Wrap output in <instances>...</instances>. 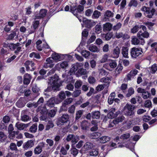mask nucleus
<instances>
[{
	"label": "nucleus",
	"instance_id": "16",
	"mask_svg": "<svg viewBox=\"0 0 157 157\" xmlns=\"http://www.w3.org/2000/svg\"><path fill=\"white\" fill-rule=\"evenodd\" d=\"M129 48L128 47L123 46L121 48V53L123 57L125 58H128Z\"/></svg>",
	"mask_w": 157,
	"mask_h": 157
},
{
	"label": "nucleus",
	"instance_id": "46",
	"mask_svg": "<svg viewBox=\"0 0 157 157\" xmlns=\"http://www.w3.org/2000/svg\"><path fill=\"white\" fill-rule=\"evenodd\" d=\"M98 154V151L97 149H93L89 152V154L90 156H97Z\"/></svg>",
	"mask_w": 157,
	"mask_h": 157
},
{
	"label": "nucleus",
	"instance_id": "12",
	"mask_svg": "<svg viewBox=\"0 0 157 157\" xmlns=\"http://www.w3.org/2000/svg\"><path fill=\"white\" fill-rule=\"evenodd\" d=\"M82 22L85 26V27L88 29H90L94 26L96 23L91 20H89L86 18H83L82 19Z\"/></svg>",
	"mask_w": 157,
	"mask_h": 157
},
{
	"label": "nucleus",
	"instance_id": "40",
	"mask_svg": "<svg viewBox=\"0 0 157 157\" xmlns=\"http://www.w3.org/2000/svg\"><path fill=\"white\" fill-rule=\"evenodd\" d=\"M149 69L150 70V73L152 74H155L157 71V64H154L151 66V67L149 68Z\"/></svg>",
	"mask_w": 157,
	"mask_h": 157
},
{
	"label": "nucleus",
	"instance_id": "36",
	"mask_svg": "<svg viewBox=\"0 0 157 157\" xmlns=\"http://www.w3.org/2000/svg\"><path fill=\"white\" fill-rule=\"evenodd\" d=\"M110 78L108 77L100 79L101 82L104 83L103 84H104L105 86H107L109 84L110 82Z\"/></svg>",
	"mask_w": 157,
	"mask_h": 157
},
{
	"label": "nucleus",
	"instance_id": "10",
	"mask_svg": "<svg viewBox=\"0 0 157 157\" xmlns=\"http://www.w3.org/2000/svg\"><path fill=\"white\" fill-rule=\"evenodd\" d=\"M48 113V110L45 108H43L40 110V120L47 121L49 117Z\"/></svg>",
	"mask_w": 157,
	"mask_h": 157
},
{
	"label": "nucleus",
	"instance_id": "61",
	"mask_svg": "<svg viewBox=\"0 0 157 157\" xmlns=\"http://www.w3.org/2000/svg\"><path fill=\"white\" fill-rule=\"evenodd\" d=\"M113 34L112 33H106L105 36V40H110L113 37Z\"/></svg>",
	"mask_w": 157,
	"mask_h": 157
},
{
	"label": "nucleus",
	"instance_id": "51",
	"mask_svg": "<svg viewBox=\"0 0 157 157\" xmlns=\"http://www.w3.org/2000/svg\"><path fill=\"white\" fill-rule=\"evenodd\" d=\"M95 31L97 34H99L101 32L102 27L101 25L97 24L95 27Z\"/></svg>",
	"mask_w": 157,
	"mask_h": 157
},
{
	"label": "nucleus",
	"instance_id": "4",
	"mask_svg": "<svg viewBox=\"0 0 157 157\" xmlns=\"http://www.w3.org/2000/svg\"><path fill=\"white\" fill-rule=\"evenodd\" d=\"M69 119V116L67 114H63L61 117L58 118L56 121V124L58 126L63 125L67 123Z\"/></svg>",
	"mask_w": 157,
	"mask_h": 157
},
{
	"label": "nucleus",
	"instance_id": "14",
	"mask_svg": "<svg viewBox=\"0 0 157 157\" xmlns=\"http://www.w3.org/2000/svg\"><path fill=\"white\" fill-rule=\"evenodd\" d=\"M120 52V48L118 46H117L112 52L110 57L115 59L117 58L119 56Z\"/></svg>",
	"mask_w": 157,
	"mask_h": 157
},
{
	"label": "nucleus",
	"instance_id": "60",
	"mask_svg": "<svg viewBox=\"0 0 157 157\" xmlns=\"http://www.w3.org/2000/svg\"><path fill=\"white\" fill-rule=\"evenodd\" d=\"M108 56V55L105 54L102 57V58L100 61V63H104L107 61Z\"/></svg>",
	"mask_w": 157,
	"mask_h": 157
},
{
	"label": "nucleus",
	"instance_id": "50",
	"mask_svg": "<svg viewBox=\"0 0 157 157\" xmlns=\"http://www.w3.org/2000/svg\"><path fill=\"white\" fill-rule=\"evenodd\" d=\"M122 24L120 22L118 23L116 25L113 26V29L114 31H117L121 27Z\"/></svg>",
	"mask_w": 157,
	"mask_h": 157
},
{
	"label": "nucleus",
	"instance_id": "20",
	"mask_svg": "<svg viewBox=\"0 0 157 157\" xmlns=\"http://www.w3.org/2000/svg\"><path fill=\"white\" fill-rule=\"evenodd\" d=\"M29 124H24L17 122L15 124V127L19 130H22L28 127Z\"/></svg>",
	"mask_w": 157,
	"mask_h": 157
},
{
	"label": "nucleus",
	"instance_id": "58",
	"mask_svg": "<svg viewBox=\"0 0 157 157\" xmlns=\"http://www.w3.org/2000/svg\"><path fill=\"white\" fill-rule=\"evenodd\" d=\"M81 93V90H75L72 93V95L74 97L78 96Z\"/></svg>",
	"mask_w": 157,
	"mask_h": 157
},
{
	"label": "nucleus",
	"instance_id": "57",
	"mask_svg": "<svg viewBox=\"0 0 157 157\" xmlns=\"http://www.w3.org/2000/svg\"><path fill=\"white\" fill-rule=\"evenodd\" d=\"M81 54L84 57L86 58L90 56V52L88 51L83 50Z\"/></svg>",
	"mask_w": 157,
	"mask_h": 157
},
{
	"label": "nucleus",
	"instance_id": "53",
	"mask_svg": "<svg viewBox=\"0 0 157 157\" xmlns=\"http://www.w3.org/2000/svg\"><path fill=\"white\" fill-rule=\"evenodd\" d=\"M138 5V2L136 0H131L128 4V6L131 7L133 6L135 7H137Z\"/></svg>",
	"mask_w": 157,
	"mask_h": 157
},
{
	"label": "nucleus",
	"instance_id": "26",
	"mask_svg": "<svg viewBox=\"0 0 157 157\" xmlns=\"http://www.w3.org/2000/svg\"><path fill=\"white\" fill-rule=\"evenodd\" d=\"M88 49L93 52H98L99 50L98 48L95 45L91 44L87 46Z\"/></svg>",
	"mask_w": 157,
	"mask_h": 157
},
{
	"label": "nucleus",
	"instance_id": "44",
	"mask_svg": "<svg viewBox=\"0 0 157 157\" xmlns=\"http://www.w3.org/2000/svg\"><path fill=\"white\" fill-rule=\"evenodd\" d=\"M101 15V13L100 12L96 10L94 12L92 17L93 19H97Z\"/></svg>",
	"mask_w": 157,
	"mask_h": 157
},
{
	"label": "nucleus",
	"instance_id": "35",
	"mask_svg": "<svg viewBox=\"0 0 157 157\" xmlns=\"http://www.w3.org/2000/svg\"><path fill=\"white\" fill-rule=\"evenodd\" d=\"M21 120L23 121H27L31 120V118L27 115L25 113H24L21 114Z\"/></svg>",
	"mask_w": 157,
	"mask_h": 157
},
{
	"label": "nucleus",
	"instance_id": "45",
	"mask_svg": "<svg viewBox=\"0 0 157 157\" xmlns=\"http://www.w3.org/2000/svg\"><path fill=\"white\" fill-rule=\"evenodd\" d=\"M9 137L10 139H13L15 137L16 135H17L18 134V132L13 131L9 132Z\"/></svg>",
	"mask_w": 157,
	"mask_h": 157
},
{
	"label": "nucleus",
	"instance_id": "28",
	"mask_svg": "<svg viewBox=\"0 0 157 157\" xmlns=\"http://www.w3.org/2000/svg\"><path fill=\"white\" fill-rule=\"evenodd\" d=\"M115 36L117 38H122L124 39L126 38H128V36L126 34H123L122 32L116 33L115 34Z\"/></svg>",
	"mask_w": 157,
	"mask_h": 157
},
{
	"label": "nucleus",
	"instance_id": "18",
	"mask_svg": "<svg viewBox=\"0 0 157 157\" xmlns=\"http://www.w3.org/2000/svg\"><path fill=\"white\" fill-rule=\"evenodd\" d=\"M72 100V98H68L65 100L63 103L62 106V109L64 110H66L67 108V105L71 103Z\"/></svg>",
	"mask_w": 157,
	"mask_h": 157
},
{
	"label": "nucleus",
	"instance_id": "54",
	"mask_svg": "<svg viewBox=\"0 0 157 157\" xmlns=\"http://www.w3.org/2000/svg\"><path fill=\"white\" fill-rule=\"evenodd\" d=\"M130 134L129 133H126L121 135L120 139L123 140H127L130 136Z\"/></svg>",
	"mask_w": 157,
	"mask_h": 157
},
{
	"label": "nucleus",
	"instance_id": "24",
	"mask_svg": "<svg viewBox=\"0 0 157 157\" xmlns=\"http://www.w3.org/2000/svg\"><path fill=\"white\" fill-rule=\"evenodd\" d=\"M48 79L50 80V83H56L59 82L58 76L56 75H55L53 76L49 77Z\"/></svg>",
	"mask_w": 157,
	"mask_h": 157
},
{
	"label": "nucleus",
	"instance_id": "49",
	"mask_svg": "<svg viewBox=\"0 0 157 157\" xmlns=\"http://www.w3.org/2000/svg\"><path fill=\"white\" fill-rule=\"evenodd\" d=\"M134 93V90L133 88L132 87H130L128 90V93L126 94V96L129 97L133 94Z\"/></svg>",
	"mask_w": 157,
	"mask_h": 157
},
{
	"label": "nucleus",
	"instance_id": "21",
	"mask_svg": "<svg viewBox=\"0 0 157 157\" xmlns=\"http://www.w3.org/2000/svg\"><path fill=\"white\" fill-rule=\"evenodd\" d=\"M112 28V24L109 22L106 23L104 24L103 26V30L105 32L110 31Z\"/></svg>",
	"mask_w": 157,
	"mask_h": 157
},
{
	"label": "nucleus",
	"instance_id": "63",
	"mask_svg": "<svg viewBox=\"0 0 157 157\" xmlns=\"http://www.w3.org/2000/svg\"><path fill=\"white\" fill-rule=\"evenodd\" d=\"M10 149L12 151H17L16 145L13 143H12L10 144Z\"/></svg>",
	"mask_w": 157,
	"mask_h": 157
},
{
	"label": "nucleus",
	"instance_id": "31",
	"mask_svg": "<svg viewBox=\"0 0 157 157\" xmlns=\"http://www.w3.org/2000/svg\"><path fill=\"white\" fill-rule=\"evenodd\" d=\"M92 118L93 119H98L100 116V113L99 111H95L91 113Z\"/></svg>",
	"mask_w": 157,
	"mask_h": 157
},
{
	"label": "nucleus",
	"instance_id": "39",
	"mask_svg": "<svg viewBox=\"0 0 157 157\" xmlns=\"http://www.w3.org/2000/svg\"><path fill=\"white\" fill-rule=\"evenodd\" d=\"M37 127L36 124H33L29 129V131L32 133H35L37 131Z\"/></svg>",
	"mask_w": 157,
	"mask_h": 157
},
{
	"label": "nucleus",
	"instance_id": "15",
	"mask_svg": "<svg viewBox=\"0 0 157 157\" xmlns=\"http://www.w3.org/2000/svg\"><path fill=\"white\" fill-rule=\"evenodd\" d=\"M90 125V123L87 121H82L81 124V127L82 129L84 130H89Z\"/></svg>",
	"mask_w": 157,
	"mask_h": 157
},
{
	"label": "nucleus",
	"instance_id": "27",
	"mask_svg": "<svg viewBox=\"0 0 157 157\" xmlns=\"http://www.w3.org/2000/svg\"><path fill=\"white\" fill-rule=\"evenodd\" d=\"M113 15L114 13L111 11L107 10L105 13L104 19H105V20L106 21L107 19L113 17Z\"/></svg>",
	"mask_w": 157,
	"mask_h": 157
},
{
	"label": "nucleus",
	"instance_id": "7",
	"mask_svg": "<svg viewBox=\"0 0 157 157\" xmlns=\"http://www.w3.org/2000/svg\"><path fill=\"white\" fill-rule=\"evenodd\" d=\"M21 45V44L19 43H17L16 44L11 43L8 44L7 45V46L12 50H14L16 49L14 52L16 54L21 51V47L20 46Z\"/></svg>",
	"mask_w": 157,
	"mask_h": 157
},
{
	"label": "nucleus",
	"instance_id": "19",
	"mask_svg": "<svg viewBox=\"0 0 157 157\" xmlns=\"http://www.w3.org/2000/svg\"><path fill=\"white\" fill-rule=\"evenodd\" d=\"M32 77L31 75L28 73L25 74L24 76L23 82L25 84H29Z\"/></svg>",
	"mask_w": 157,
	"mask_h": 157
},
{
	"label": "nucleus",
	"instance_id": "56",
	"mask_svg": "<svg viewBox=\"0 0 157 157\" xmlns=\"http://www.w3.org/2000/svg\"><path fill=\"white\" fill-rule=\"evenodd\" d=\"M96 37L94 34H93L87 41V44H90L93 42L95 40Z\"/></svg>",
	"mask_w": 157,
	"mask_h": 157
},
{
	"label": "nucleus",
	"instance_id": "43",
	"mask_svg": "<svg viewBox=\"0 0 157 157\" xmlns=\"http://www.w3.org/2000/svg\"><path fill=\"white\" fill-rule=\"evenodd\" d=\"M124 119L125 117L123 115H120L118 117L116 118L114 120L116 124H117L120 122H122L124 120Z\"/></svg>",
	"mask_w": 157,
	"mask_h": 157
},
{
	"label": "nucleus",
	"instance_id": "62",
	"mask_svg": "<svg viewBox=\"0 0 157 157\" xmlns=\"http://www.w3.org/2000/svg\"><path fill=\"white\" fill-rule=\"evenodd\" d=\"M139 29H140V25H135L131 29V33H135L138 31Z\"/></svg>",
	"mask_w": 157,
	"mask_h": 157
},
{
	"label": "nucleus",
	"instance_id": "5",
	"mask_svg": "<svg viewBox=\"0 0 157 157\" xmlns=\"http://www.w3.org/2000/svg\"><path fill=\"white\" fill-rule=\"evenodd\" d=\"M60 103V101L58 99L57 97H53L50 98L46 105V106L49 108H52L54 107L55 104H58Z\"/></svg>",
	"mask_w": 157,
	"mask_h": 157
},
{
	"label": "nucleus",
	"instance_id": "38",
	"mask_svg": "<svg viewBox=\"0 0 157 157\" xmlns=\"http://www.w3.org/2000/svg\"><path fill=\"white\" fill-rule=\"evenodd\" d=\"M58 99L60 101V102H61L62 100L66 98L65 94L64 91H61L58 94Z\"/></svg>",
	"mask_w": 157,
	"mask_h": 157
},
{
	"label": "nucleus",
	"instance_id": "8",
	"mask_svg": "<svg viewBox=\"0 0 157 157\" xmlns=\"http://www.w3.org/2000/svg\"><path fill=\"white\" fill-rule=\"evenodd\" d=\"M137 36L140 40V44L143 45L145 43V42L142 37L145 38H148L149 36V34L147 31L142 33L141 31H140L137 34Z\"/></svg>",
	"mask_w": 157,
	"mask_h": 157
},
{
	"label": "nucleus",
	"instance_id": "33",
	"mask_svg": "<svg viewBox=\"0 0 157 157\" xmlns=\"http://www.w3.org/2000/svg\"><path fill=\"white\" fill-rule=\"evenodd\" d=\"M16 105L19 108H21L24 106L25 105V103L23 101V98H20L17 102Z\"/></svg>",
	"mask_w": 157,
	"mask_h": 157
},
{
	"label": "nucleus",
	"instance_id": "52",
	"mask_svg": "<svg viewBox=\"0 0 157 157\" xmlns=\"http://www.w3.org/2000/svg\"><path fill=\"white\" fill-rule=\"evenodd\" d=\"M134 77L132 76L131 74H130L129 73H128L124 79V82H127L128 81L131 80L132 78H133Z\"/></svg>",
	"mask_w": 157,
	"mask_h": 157
},
{
	"label": "nucleus",
	"instance_id": "41",
	"mask_svg": "<svg viewBox=\"0 0 157 157\" xmlns=\"http://www.w3.org/2000/svg\"><path fill=\"white\" fill-rule=\"evenodd\" d=\"M132 44L134 45L140 44V40L138 37H134L132 40Z\"/></svg>",
	"mask_w": 157,
	"mask_h": 157
},
{
	"label": "nucleus",
	"instance_id": "3",
	"mask_svg": "<svg viewBox=\"0 0 157 157\" xmlns=\"http://www.w3.org/2000/svg\"><path fill=\"white\" fill-rule=\"evenodd\" d=\"M84 9V6L81 5H79L77 6H71L70 11L74 15L78 17V13H81L83 11Z\"/></svg>",
	"mask_w": 157,
	"mask_h": 157
},
{
	"label": "nucleus",
	"instance_id": "37",
	"mask_svg": "<svg viewBox=\"0 0 157 157\" xmlns=\"http://www.w3.org/2000/svg\"><path fill=\"white\" fill-rule=\"evenodd\" d=\"M32 90L34 93V94L36 95V96H37L40 94L39 92V89L36 85L33 86L32 87Z\"/></svg>",
	"mask_w": 157,
	"mask_h": 157
},
{
	"label": "nucleus",
	"instance_id": "30",
	"mask_svg": "<svg viewBox=\"0 0 157 157\" xmlns=\"http://www.w3.org/2000/svg\"><path fill=\"white\" fill-rule=\"evenodd\" d=\"M109 65L111 69L115 68L117 66V63L115 60L109 59Z\"/></svg>",
	"mask_w": 157,
	"mask_h": 157
},
{
	"label": "nucleus",
	"instance_id": "59",
	"mask_svg": "<svg viewBox=\"0 0 157 157\" xmlns=\"http://www.w3.org/2000/svg\"><path fill=\"white\" fill-rule=\"evenodd\" d=\"M52 58L54 60H60V55L58 53L53 54L52 55Z\"/></svg>",
	"mask_w": 157,
	"mask_h": 157
},
{
	"label": "nucleus",
	"instance_id": "25",
	"mask_svg": "<svg viewBox=\"0 0 157 157\" xmlns=\"http://www.w3.org/2000/svg\"><path fill=\"white\" fill-rule=\"evenodd\" d=\"M101 134L98 132H94L89 134V137L92 139H97L101 136Z\"/></svg>",
	"mask_w": 157,
	"mask_h": 157
},
{
	"label": "nucleus",
	"instance_id": "2",
	"mask_svg": "<svg viewBox=\"0 0 157 157\" xmlns=\"http://www.w3.org/2000/svg\"><path fill=\"white\" fill-rule=\"evenodd\" d=\"M141 10L144 12V13L146 17L151 18L154 14L155 11V10L154 8H152L151 10V8L147 7L146 6H143L142 7Z\"/></svg>",
	"mask_w": 157,
	"mask_h": 157
},
{
	"label": "nucleus",
	"instance_id": "32",
	"mask_svg": "<svg viewBox=\"0 0 157 157\" xmlns=\"http://www.w3.org/2000/svg\"><path fill=\"white\" fill-rule=\"evenodd\" d=\"M54 126L53 122L51 121H48L45 128V130H48L51 128H53Z\"/></svg>",
	"mask_w": 157,
	"mask_h": 157
},
{
	"label": "nucleus",
	"instance_id": "29",
	"mask_svg": "<svg viewBox=\"0 0 157 157\" xmlns=\"http://www.w3.org/2000/svg\"><path fill=\"white\" fill-rule=\"evenodd\" d=\"M110 140V138L108 136H103L100 137L99 139V141L101 143H105L109 141Z\"/></svg>",
	"mask_w": 157,
	"mask_h": 157
},
{
	"label": "nucleus",
	"instance_id": "34",
	"mask_svg": "<svg viewBox=\"0 0 157 157\" xmlns=\"http://www.w3.org/2000/svg\"><path fill=\"white\" fill-rule=\"evenodd\" d=\"M42 146L38 145L34 149V152L35 155H39L42 152Z\"/></svg>",
	"mask_w": 157,
	"mask_h": 157
},
{
	"label": "nucleus",
	"instance_id": "13",
	"mask_svg": "<svg viewBox=\"0 0 157 157\" xmlns=\"http://www.w3.org/2000/svg\"><path fill=\"white\" fill-rule=\"evenodd\" d=\"M27 71H33L36 69L35 64L32 61L27 60L24 63Z\"/></svg>",
	"mask_w": 157,
	"mask_h": 157
},
{
	"label": "nucleus",
	"instance_id": "55",
	"mask_svg": "<svg viewBox=\"0 0 157 157\" xmlns=\"http://www.w3.org/2000/svg\"><path fill=\"white\" fill-rule=\"evenodd\" d=\"M78 69V67H77L75 64H74L72 65V67L71 68L70 70V74L71 75L73 74V73H75V72Z\"/></svg>",
	"mask_w": 157,
	"mask_h": 157
},
{
	"label": "nucleus",
	"instance_id": "1",
	"mask_svg": "<svg viewBox=\"0 0 157 157\" xmlns=\"http://www.w3.org/2000/svg\"><path fill=\"white\" fill-rule=\"evenodd\" d=\"M135 108V105L127 103L123 108V112L125 115L132 117L134 114L133 111Z\"/></svg>",
	"mask_w": 157,
	"mask_h": 157
},
{
	"label": "nucleus",
	"instance_id": "42",
	"mask_svg": "<svg viewBox=\"0 0 157 157\" xmlns=\"http://www.w3.org/2000/svg\"><path fill=\"white\" fill-rule=\"evenodd\" d=\"M93 147V144L90 142H86L84 146V148L86 150H88Z\"/></svg>",
	"mask_w": 157,
	"mask_h": 157
},
{
	"label": "nucleus",
	"instance_id": "23",
	"mask_svg": "<svg viewBox=\"0 0 157 157\" xmlns=\"http://www.w3.org/2000/svg\"><path fill=\"white\" fill-rule=\"evenodd\" d=\"M33 145V141L32 140H30L25 143L23 145V147L25 149L27 150L28 148L32 147Z\"/></svg>",
	"mask_w": 157,
	"mask_h": 157
},
{
	"label": "nucleus",
	"instance_id": "64",
	"mask_svg": "<svg viewBox=\"0 0 157 157\" xmlns=\"http://www.w3.org/2000/svg\"><path fill=\"white\" fill-rule=\"evenodd\" d=\"M77 73L80 75H85L86 73V69L81 68L78 69Z\"/></svg>",
	"mask_w": 157,
	"mask_h": 157
},
{
	"label": "nucleus",
	"instance_id": "48",
	"mask_svg": "<svg viewBox=\"0 0 157 157\" xmlns=\"http://www.w3.org/2000/svg\"><path fill=\"white\" fill-rule=\"evenodd\" d=\"M99 75L100 76H104L107 75L108 73L105 70L102 68L99 70Z\"/></svg>",
	"mask_w": 157,
	"mask_h": 157
},
{
	"label": "nucleus",
	"instance_id": "22",
	"mask_svg": "<svg viewBox=\"0 0 157 157\" xmlns=\"http://www.w3.org/2000/svg\"><path fill=\"white\" fill-rule=\"evenodd\" d=\"M47 10L45 9L41 10L38 14L36 16V19H40L43 18L46 15Z\"/></svg>",
	"mask_w": 157,
	"mask_h": 157
},
{
	"label": "nucleus",
	"instance_id": "11",
	"mask_svg": "<svg viewBox=\"0 0 157 157\" xmlns=\"http://www.w3.org/2000/svg\"><path fill=\"white\" fill-rule=\"evenodd\" d=\"M66 140L68 142L71 141L72 145H75L78 142L79 139V136H77L70 134L67 136Z\"/></svg>",
	"mask_w": 157,
	"mask_h": 157
},
{
	"label": "nucleus",
	"instance_id": "6",
	"mask_svg": "<svg viewBox=\"0 0 157 157\" xmlns=\"http://www.w3.org/2000/svg\"><path fill=\"white\" fill-rule=\"evenodd\" d=\"M142 52L141 48H136L135 47L132 48L130 50L131 56L133 58H136L142 54Z\"/></svg>",
	"mask_w": 157,
	"mask_h": 157
},
{
	"label": "nucleus",
	"instance_id": "47",
	"mask_svg": "<svg viewBox=\"0 0 157 157\" xmlns=\"http://www.w3.org/2000/svg\"><path fill=\"white\" fill-rule=\"evenodd\" d=\"M83 114V111L79 110L76 112L75 117V121H78L81 117Z\"/></svg>",
	"mask_w": 157,
	"mask_h": 157
},
{
	"label": "nucleus",
	"instance_id": "17",
	"mask_svg": "<svg viewBox=\"0 0 157 157\" xmlns=\"http://www.w3.org/2000/svg\"><path fill=\"white\" fill-rule=\"evenodd\" d=\"M39 21H35L33 22L30 30L31 33H33L36 31V29L39 26Z\"/></svg>",
	"mask_w": 157,
	"mask_h": 157
},
{
	"label": "nucleus",
	"instance_id": "9",
	"mask_svg": "<svg viewBox=\"0 0 157 157\" xmlns=\"http://www.w3.org/2000/svg\"><path fill=\"white\" fill-rule=\"evenodd\" d=\"M63 81L59 82H57L56 83H51L53 84L52 87H48L45 90V91L49 92L51 91L52 90L54 91H59L60 90V87L61 86Z\"/></svg>",
	"mask_w": 157,
	"mask_h": 157
}]
</instances>
